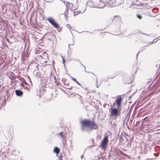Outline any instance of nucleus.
I'll use <instances>...</instances> for the list:
<instances>
[{
  "label": "nucleus",
  "instance_id": "1",
  "mask_svg": "<svg viewBox=\"0 0 160 160\" xmlns=\"http://www.w3.org/2000/svg\"><path fill=\"white\" fill-rule=\"evenodd\" d=\"M122 98L120 95H118L116 97L115 101L113 103V108H111L110 116L114 117L116 118L117 117L120 116V112L121 110V105Z\"/></svg>",
  "mask_w": 160,
  "mask_h": 160
},
{
  "label": "nucleus",
  "instance_id": "2",
  "mask_svg": "<svg viewBox=\"0 0 160 160\" xmlns=\"http://www.w3.org/2000/svg\"><path fill=\"white\" fill-rule=\"evenodd\" d=\"M81 129L84 131L86 130V128H89L91 130L97 129L98 126L94 120L91 121L89 119H84L81 121Z\"/></svg>",
  "mask_w": 160,
  "mask_h": 160
},
{
  "label": "nucleus",
  "instance_id": "3",
  "mask_svg": "<svg viewBox=\"0 0 160 160\" xmlns=\"http://www.w3.org/2000/svg\"><path fill=\"white\" fill-rule=\"evenodd\" d=\"M47 20L55 28L58 30L60 29V31L61 28H60L59 25L55 21V20L52 18H49Z\"/></svg>",
  "mask_w": 160,
  "mask_h": 160
},
{
  "label": "nucleus",
  "instance_id": "4",
  "mask_svg": "<svg viewBox=\"0 0 160 160\" xmlns=\"http://www.w3.org/2000/svg\"><path fill=\"white\" fill-rule=\"evenodd\" d=\"M111 0H100V1L98 4V7L99 8H102L107 3L111 4Z\"/></svg>",
  "mask_w": 160,
  "mask_h": 160
},
{
  "label": "nucleus",
  "instance_id": "5",
  "mask_svg": "<svg viewBox=\"0 0 160 160\" xmlns=\"http://www.w3.org/2000/svg\"><path fill=\"white\" fill-rule=\"evenodd\" d=\"M55 37L54 34L51 33H47L45 36V39L47 41H53Z\"/></svg>",
  "mask_w": 160,
  "mask_h": 160
},
{
  "label": "nucleus",
  "instance_id": "6",
  "mask_svg": "<svg viewBox=\"0 0 160 160\" xmlns=\"http://www.w3.org/2000/svg\"><path fill=\"white\" fill-rule=\"evenodd\" d=\"M108 141H102L99 147H101L102 150H105L106 149V147L108 145Z\"/></svg>",
  "mask_w": 160,
  "mask_h": 160
},
{
  "label": "nucleus",
  "instance_id": "7",
  "mask_svg": "<svg viewBox=\"0 0 160 160\" xmlns=\"http://www.w3.org/2000/svg\"><path fill=\"white\" fill-rule=\"evenodd\" d=\"M112 136V134L111 132H108L106 133L103 140H108V139H110Z\"/></svg>",
  "mask_w": 160,
  "mask_h": 160
},
{
  "label": "nucleus",
  "instance_id": "8",
  "mask_svg": "<svg viewBox=\"0 0 160 160\" xmlns=\"http://www.w3.org/2000/svg\"><path fill=\"white\" fill-rule=\"evenodd\" d=\"M58 135L60 136L61 137H62L63 139H66L67 138V133L66 132H61L60 133H59Z\"/></svg>",
  "mask_w": 160,
  "mask_h": 160
},
{
  "label": "nucleus",
  "instance_id": "9",
  "mask_svg": "<svg viewBox=\"0 0 160 160\" xmlns=\"http://www.w3.org/2000/svg\"><path fill=\"white\" fill-rule=\"evenodd\" d=\"M143 130L145 132L149 133L150 131L149 125H145L143 128Z\"/></svg>",
  "mask_w": 160,
  "mask_h": 160
},
{
  "label": "nucleus",
  "instance_id": "10",
  "mask_svg": "<svg viewBox=\"0 0 160 160\" xmlns=\"http://www.w3.org/2000/svg\"><path fill=\"white\" fill-rule=\"evenodd\" d=\"M120 20L121 19L120 17L118 16H116L114 17L113 21L114 22H117L120 21Z\"/></svg>",
  "mask_w": 160,
  "mask_h": 160
},
{
  "label": "nucleus",
  "instance_id": "11",
  "mask_svg": "<svg viewBox=\"0 0 160 160\" xmlns=\"http://www.w3.org/2000/svg\"><path fill=\"white\" fill-rule=\"evenodd\" d=\"M15 92L16 94L18 96H21L22 95L23 93L22 92L19 90H16L15 91Z\"/></svg>",
  "mask_w": 160,
  "mask_h": 160
},
{
  "label": "nucleus",
  "instance_id": "12",
  "mask_svg": "<svg viewBox=\"0 0 160 160\" xmlns=\"http://www.w3.org/2000/svg\"><path fill=\"white\" fill-rule=\"evenodd\" d=\"M60 151V150L57 147H55L53 149V152L54 153L57 154V155L59 153Z\"/></svg>",
  "mask_w": 160,
  "mask_h": 160
},
{
  "label": "nucleus",
  "instance_id": "13",
  "mask_svg": "<svg viewBox=\"0 0 160 160\" xmlns=\"http://www.w3.org/2000/svg\"><path fill=\"white\" fill-rule=\"evenodd\" d=\"M65 17L66 19H68V11L66 10L64 12Z\"/></svg>",
  "mask_w": 160,
  "mask_h": 160
},
{
  "label": "nucleus",
  "instance_id": "14",
  "mask_svg": "<svg viewBox=\"0 0 160 160\" xmlns=\"http://www.w3.org/2000/svg\"><path fill=\"white\" fill-rule=\"evenodd\" d=\"M81 12L80 11L78 12L77 10V9L74 10L73 11V12L74 13V15L75 16V15H78L79 13Z\"/></svg>",
  "mask_w": 160,
  "mask_h": 160
},
{
  "label": "nucleus",
  "instance_id": "15",
  "mask_svg": "<svg viewBox=\"0 0 160 160\" xmlns=\"http://www.w3.org/2000/svg\"><path fill=\"white\" fill-rule=\"evenodd\" d=\"M150 117L147 116L144 119V120L145 122H146L147 121H149Z\"/></svg>",
  "mask_w": 160,
  "mask_h": 160
},
{
  "label": "nucleus",
  "instance_id": "16",
  "mask_svg": "<svg viewBox=\"0 0 160 160\" xmlns=\"http://www.w3.org/2000/svg\"><path fill=\"white\" fill-rule=\"evenodd\" d=\"M136 16H137V18H138L140 19H142V17L141 15L139 14H137Z\"/></svg>",
  "mask_w": 160,
  "mask_h": 160
},
{
  "label": "nucleus",
  "instance_id": "17",
  "mask_svg": "<svg viewBox=\"0 0 160 160\" xmlns=\"http://www.w3.org/2000/svg\"><path fill=\"white\" fill-rule=\"evenodd\" d=\"M66 26L69 29H71V26L70 25H69V24H67L66 25Z\"/></svg>",
  "mask_w": 160,
  "mask_h": 160
},
{
  "label": "nucleus",
  "instance_id": "18",
  "mask_svg": "<svg viewBox=\"0 0 160 160\" xmlns=\"http://www.w3.org/2000/svg\"><path fill=\"white\" fill-rule=\"evenodd\" d=\"M71 79H72L73 81H74V82H76L77 81L76 80V79L75 78H73V77H72V78H71Z\"/></svg>",
  "mask_w": 160,
  "mask_h": 160
},
{
  "label": "nucleus",
  "instance_id": "19",
  "mask_svg": "<svg viewBox=\"0 0 160 160\" xmlns=\"http://www.w3.org/2000/svg\"><path fill=\"white\" fill-rule=\"evenodd\" d=\"M101 135H99L98 136H97V139H100L101 138Z\"/></svg>",
  "mask_w": 160,
  "mask_h": 160
},
{
  "label": "nucleus",
  "instance_id": "20",
  "mask_svg": "<svg viewBox=\"0 0 160 160\" xmlns=\"http://www.w3.org/2000/svg\"><path fill=\"white\" fill-rule=\"evenodd\" d=\"M92 1H90V2H88V4H89L90 5L91 4H92Z\"/></svg>",
  "mask_w": 160,
  "mask_h": 160
},
{
  "label": "nucleus",
  "instance_id": "21",
  "mask_svg": "<svg viewBox=\"0 0 160 160\" xmlns=\"http://www.w3.org/2000/svg\"><path fill=\"white\" fill-rule=\"evenodd\" d=\"M84 157V156L83 155H82L81 156V158H82V159H83V158Z\"/></svg>",
  "mask_w": 160,
  "mask_h": 160
},
{
  "label": "nucleus",
  "instance_id": "22",
  "mask_svg": "<svg viewBox=\"0 0 160 160\" xmlns=\"http://www.w3.org/2000/svg\"><path fill=\"white\" fill-rule=\"evenodd\" d=\"M78 85H80V84L78 82H77V81L76 82Z\"/></svg>",
  "mask_w": 160,
  "mask_h": 160
},
{
  "label": "nucleus",
  "instance_id": "23",
  "mask_svg": "<svg viewBox=\"0 0 160 160\" xmlns=\"http://www.w3.org/2000/svg\"><path fill=\"white\" fill-rule=\"evenodd\" d=\"M62 157V156L61 155L60 156H59L60 160V158L61 159V158Z\"/></svg>",
  "mask_w": 160,
  "mask_h": 160
},
{
  "label": "nucleus",
  "instance_id": "24",
  "mask_svg": "<svg viewBox=\"0 0 160 160\" xmlns=\"http://www.w3.org/2000/svg\"><path fill=\"white\" fill-rule=\"evenodd\" d=\"M78 96L79 98H81V97L80 96L78 95Z\"/></svg>",
  "mask_w": 160,
  "mask_h": 160
},
{
  "label": "nucleus",
  "instance_id": "25",
  "mask_svg": "<svg viewBox=\"0 0 160 160\" xmlns=\"http://www.w3.org/2000/svg\"><path fill=\"white\" fill-rule=\"evenodd\" d=\"M91 6V7H93L95 6H94V5H92V6Z\"/></svg>",
  "mask_w": 160,
  "mask_h": 160
},
{
  "label": "nucleus",
  "instance_id": "26",
  "mask_svg": "<svg viewBox=\"0 0 160 160\" xmlns=\"http://www.w3.org/2000/svg\"><path fill=\"white\" fill-rule=\"evenodd\" d=\"M8 153V151H7V153Z\"/></svg>",
  "mask_w": 160,
  "mask_h": 160
},
{
  "label": "nucleus",
  "instance_id": "27",
  "mask_svg": "<svg viewBox=\"0 0 160 160\" xmlns=\"http://www.w3.org/2000/svg\"><path fill=\"white\" fill-rule=\"evenodd\" d=\"M63 61L64 62V59H63Z\"/></svg>",
  "mask_w": 160,
  "mask_h": 160
},
{
  "label": "nucleus",
  "instance_id": "28",
  "mask_svg": "<svg viewBox=\"0 0 160 160\" xmlns=\"http://www.w3.org/2000/svg\"><path fill=\"white\" fill-rule=\"evenodd\" d=\"M62 160V159L60 158V160Z\"/></svg>",
  "mask_w": 160,
  "mask_h": 160
}]
</instances>
